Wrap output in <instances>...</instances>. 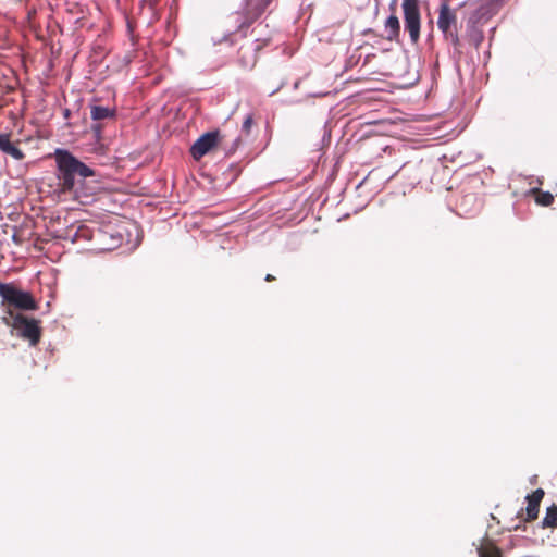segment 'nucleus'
<instances>
[{
  "label": "nucleus",
  "instance_id": "b1692460",
  "mask_svg": "<svg viewBox=\"0 0 557 557\" xmlns=\"http://www.w3.org/2000/svg\"><path fill=\"white\" fill-rule=\"evenodd\" d=\"M479 208H480V205L478 203V205H476V208H474V210H473V211H478V209H479Z\"/></svg>",
  "mask_w": 557,
  "mask_h": 557
},
{
  "label": "nucleus",
  "instance_id": "dca6fc26",
  "mask_svg": "<svg viewBox=\"0 0 557 557\" xmlns=\"http://www.w3.org/2000/svg\"><path fill=\"white\" fill-rule=\"evenodd\" d=\"M534 190L537 191L536 202L539 205L549 206L554 201V197L549 191Z\"/></svg>",
  "mask_w": 557,
  "mask_h": 557
},
{
  "label": "nucleus",
  "instance_id": "2eb2a0df",
  "mask_svg": "<svg viewBox=\"0 0 557 557\" xmlns=\"http://www.w3.org/2000/svg\"><path fill=\"white\" fill-rule=\"evenodd\" d=\"M445 39L454 47L456 53L461 54V46L459 37L455 29H448L446 33H443Z\"/></svg>",
  "mask_w": 557,
  "mask_h": 557
},
{
  "label": "nucleus",
  "instance_id": "1a4fd4ad",
  "mask_svg": "<svg viewBox=\"0 0 557 557\" xmlns=\"http://www.w3.org/2000/svg\"><path fill=\"white\" fill-rule=\"evenodd\" d=\"M0 150L15 160H22L24 153L11 140L8 134H0Z\"/></svg>",
  "mask_w": 557,
  "mask_h": 557
},
{
  "label": "nucleus",
  "instance_id": "20e7f679",
  "mask_svg": "<svg viewBox=\"0 0 557 557\" xmlns=\"http://www.w3.org/2000/svg\"><path fill=\"white\" fill-rule=\"evenodd\" d=\"M219 132H208L201 135L191 146L190 153L194 159L199 160L206 156L219 143Z\"/></svg>",
  "mask_w": 557,
  "mask_h": 557
},
{
  "label": "nucleus",
  "instance_id": "f03ea898",
  "mask_svg": "<svg viewBox=\"0 0 557 557\" xmlns=\"http://www.w3.org/2000/svg\"><path fill=\"white\" fill-rule=\"evenodd\" d=\"M2 301L21 310H36L37 302L29 292L22 290L11 283L0 282Z\"/></svg>",
  "mask_w": 557,
  "mask_h": 557
},
{
  "label": "nucleus",
  "instance_id": "f257e3e1",
  "mask_svg": "<svg viewBox=\"0 0 557 557\" xmlns=\"http://www.w3.org/2000/svg\"><path fill=\"white\" fill-rule=\"evenodd\" d=\"M55 160L60 178L66 189H72L75 185V177L86 178L94 175L92 169L79 161L70 151L57 149Z\"/></svg>",
  "mask_w": 557,
  "mask_h": 557
},
{
  "label": "nucleus",
  "instance_id": "6ab92c4d",
  "mask_svg": "<svg viewBox=\"0 0 557 557\" xmlns=\"http://www.w3.org/2000/svg\"><path fill=\"white\" fill-rule=\"evenodd\" d=\"M472 201H475L476 202V198L474 195L472 194H469V195H466L462 199H461V202H460V207H465L466 205H470V202Z\"/></svg>",
  "mask_w": 557,
  "mask_h": 557
},
{
  "label": "nucleus",
  "instance_id": "39448f33",
  "mask_svg": "<svg viewBox=\"0 0 557 557\" xmlns=\"http://www.w3.org/2000/svg\"><path fill=\"white\" fill-rule=\"evenodd\" d=\"M405 29L409 33L412 44L420 38V11L419 9H403Z\"/></svg>",
  "mask_w": 557,
  "mask_h": 557
},
{
  "label": "nucleus",
  "instance_id": "423d86ee",
  "mask_svg": "<svg viewBox=\"0 0 557 557\" xmlns=\"http://www.w3.org/2000/svg\"><path fill=\"white\" fill-rule=\"evenodd\" d=\"M544 491L542 488L535 490L532 494L527 495L525 499L528 500L527 510V521H533L539 516L540 503L544 497Z\"/></svg>",
  "mask_w": 557,
  "mask_h": 557
},
{
  "label": "nucleus",
  "instance_id": "ddd939ff",
  "mask_svg": "<svg viewBox=\"0 0 557 557\" xmlns=\"http://www.w3.org/2000/svg\"><path fill=\"white\" fill-rule=\"evenodd\" d=\"M467 36L469 41L475 47L479 48L481 42L483 41L484 35L482 30L475 25H469L467 28Z\"/></svg>",
  "mask_w": 557,
  "mask_h": 557
},
{
  "label": "nucleus",
  "instance_id": "f8f14e48",
  "mask_svg": "<svg viewBox=\"0 0 557 557\" xmlns=\"http://www.w3.org/2000/svg\"><path fill=\"white\" fill-rule=\"evenodd\" d=\"M478 555L479 557H502V552L487 541L478 547Z\"/></svg>",
  "mask_w": 557,
  "mask_h": 557
},
{
  "label": "nucleus",
  "instance_id": "412c9836",
  "mask_svg": "<svg viewBox=\"0 0 557 557\" xmlns=\"http://www.w3.org/2000/svg\"><path fill=\"white\" fill-rule=\"evenodd\" d=\"M240 141H242L240 137H236L233 140L232 146L228 148V151L230 152H234L238 148V146L240 145Z\"/></svg>",
  "mask_w": 557,
  "mask_h": 557
},
{
  "label": "nucleus",
  "instance_id": "9d476101",
  "mask_svg": "<svg viewBox=\"0 0 557 557\" xmlns=\"http://www.w3.org/2000/svg\"><path fill=\"white\" fill-rule=\"evenodd\" d=\"M384 27L387 33L386 38L389 41H398L400 35V23L395 14H392L387 17Z\"/></svg>",
  "mask_w": 557,
  "mask_h": 557
},
{
  "label": "nucleus",
  "instance_id": "a211bd4d",
  "mask_svg": "<svg viewBox=\"0 0 557 557\" xmlns=\"http://www.w3.org/2000/svg\"><path fill=\"white\" fill-rule=\"evenodd\" d=\"M418 1L419 0H403L401 8L403 9H419Z\"/></svg>",
  "mask_w": 557,
  "mask_h": 557
},
{
  "label": "nucleus",
  "instance_id": "393cba45",
  "mask_svg": "<svg viewBox=\"0 0 557 557\" xmlns=\"http://www.w3.org/2000/svg\"><path fill=\"white\" fill-rule=\"evenodd\" d=\"M479 208H480V205L478 203V205H476V208H474V210H473V211H478V209H479Z\"/></svg>",
  "mask_w": 557,
  "mask_h": 557
},
{
  "label": "nucleus",
  "instance_id": "6e6552de",
  "mask_svg": "<svg viewBox=\"0 0 557 557\" xmlns=\"http://www.w3.org/2000/svg\"><path fill=\"white\" fill-rule=\"evenodd\" d=\"M246 1V14L249 18L255 20L259 17L272 0H245Z\"/></svg>",
  "mask_w": 557,
  "mask_h": 557
},
{
  "label": "nucleus",
  "instance_id": "5701e85b",
  "mask_svg": "<svg viewBox=\"0 0 557 557\" xmlns=\"http://www.w3.org/2000/svg\"><path fill=\"white\" fill-rule=\"evenodd\" d=\"M271 280H273V276H272L271 274H268V275L265 276V281H271Z\"/></svg>",
  "mask_w": 557,
  "mask_h": 557
},
{
  "label": "nucleus",
  "instance_id": "f3484780",
  "mask_svg": "<svg viewBox=\"0 0 557 557\" xmlns=\"http://www.w3.org/2000/svg\"><path fill=\"white\" fill-rule=\"evenodd\" d=\"M252 123H253L252 115L248 114L246 116V119L243 121L242 132L248 135L251 131Z\"/></svg>",
  "mask_w": 557,
  "mask_h": 557
},
{
  "label": "nucleus",
  "instance_id": "0eeeda50",
  "mask_svg": "<svg viewBox=\"0 0 557 557\" xmlns=\"http://www.w3.org/2000/svg\"><path fill=\"white\" fill-rule=\"evenodd\" d=\"M456 25V15L450 11L447 3H442L440 15L437 20V26L442 30V33H446V30L451 29L453 26Z\"/></svg>",
  "mask_w": 557,
  "mask_h": 557
},
{
  "label": "nucleus",
  "instance_id": "aec40b11",
  "mask_svg": "<svg viewBox=\"0 0 557 557\" xmlns=\"http://www.w3.org/2000/svg\"><path fill=\"white\" fill-rule=\"evenodd\" d=\"M91 129H92V132L95 134V137L99 140L101 138V132H102L101 125L100 124H94L91 126Z\"/></svg>",
  "mask_w": 557,
  "mask_h": 557
},
{
  "label": "nucleus",
  "instance_id": "4468645a",
  "mask_svg": "<svg viewBox=\"0 0 557 557\" xmlns=\"http://www.w3.org/2000/svg\"><path fill=\"white\" fill-rule=\"evenodd\" d=\"M543 528H557V506L552 505L546 509L545 517L542 521Z\"/></svg>",
  "mask_w": 557,
  "mask_h": 557
},
{
  "label": "nucleus",
  "instance_id": "7ed1b4c3",
  "mask_svg": "<svg viewBox=\"0 0 557 557\" xmlns=\"http://www.w3.org/2000/svg\"><path fill=\"white\" fill-rule=\"evenodd\" d=\"M11 322L7 320V324L11 325L16 335L27 339L30 346H36L41 336L39 322L35 319L27 318L21 313H10Z\"/></svg>",
  "mask_w": 557,
  "mask_h": 557
},
{
  "label": "nucleus",
  "instance_id": "4be33fe9",
  "mask_svg": "<svg viewBox=\"0 0 557 557\" xmlns=\"http://www.w3.org/2000/svg\"><path fill=\"white\" fill-rule=\"evenodd\" d=\"M70 110L69 109H65L63 114H64V117H69L70 116Z\"/></svg>",
  "mask_w": 557,
  "mask_h": 557
},
{
  "label": "nucleus",
  "instance_id": "9b49d317",
  "mask_svg": "<svg viewBox=\"0 0 557 557\" xmlns=\"http://www.w3.org/2000/svg\"><path fill=\"white\" fill-rule=\"evenodd\" d=\"M90 115L94 121H101L114 117L115 111L108 107L92 106Z\"/></svg>",
  "mask_w": 557,
  "mask_h": 557
}]
</instances>
